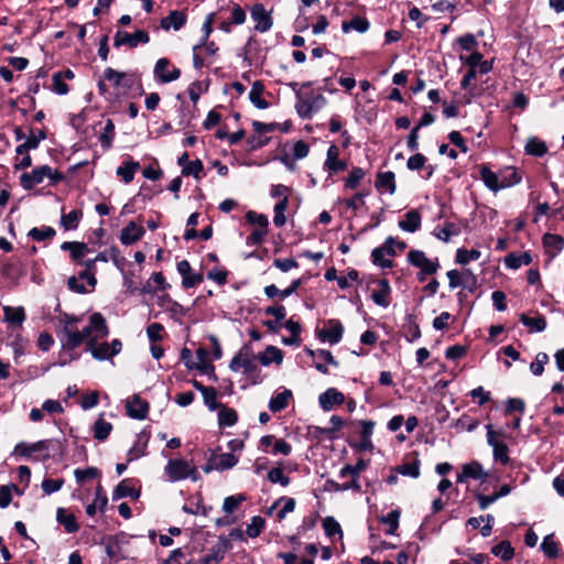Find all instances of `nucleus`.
Here are the masks:
<instances>
[{"instance_id": "nucleus-51", "label": "nucleus", "mask_w": 564, "mask_h": 564, "mask_svg": "<svg viewBox=\"0 0 564 564\" xmlns=\"http://www.w3.org/2000/svg\"><path fill=\"white\" fill-rule=\"evenodd\" d=\"M278 506L280 503H283V507L278 511L276 517L278 520H283L288 513L293 512L295 509V499L290 497H281L279 500H276Z\"/></svg>"}, {"instance_id": "nucleus-43", "label": "nucleus", "mask_w": 564, "mask_h": 564, "mask_svg": "<svg viewBox=\"0 0 564 564\" xmlns=\"http://www.w3.org/2000/svg\"><path fill=\"white\" fill-rule=\"evenodd\" d=\"M369 21L361 17H355L349 22L343 23L344 32H348L350 29H352L359 33H365L369 29Z\"/></svg>"}, {"instance_id": "nucleus-48", "label": "nucleus", "mask_w": 564, "mask_h": 564, "mask_svg": "<svg viewBox=\"0 0 564 564\" xmlns=\"http://www.w3.org/2000/svg\"><path fill=\"white\" fill-rule=\"evenodd\" d=\"M55 234L56 231L52 227H35L29 231V237H31L35 241H44L47 239H52L55 236Z\"/></svg>"}, {"instance_id": "nucleus-34", "label": "nucleus", "mask_w": 564, "mask_h": 564, "mask_svg": "<svg viewBox=\"0 0 564 564\" xmlns=\"http://www.w3.org/2000/svg\"><path fill=\"white\" fill-rule=\"evenodd\" d=\"M263 89L264 87L262 83L257 80L252 84L251 90L249 93L250 101L259 109L268 108V102L262 98Z\"/></svg>"}, {"instance_id": "nucleus-22", "label": "nucleus", "mask_w": 564, "mask_h": 564, "mask_svg": "<svg viewBox=\"0 0 564 564\" xmlns=\"http://www.w3.org/2000/svg\"><path fill=\"white\" fill-rule=\"evenodd\" d=\"M302 282V279L293 280L292 283L285 289V291H281L274 284H270L264 288V294L270 299L275 296L285 299L292 295L301 286Z\"/></svg>"}, {"instance_id": "nucleus-16", "label": "nucleus", "mask_w": 564, "mask_h": 564, "mask_svg": "<svg viewBox=\"0 0 564 564\" xmlns=\"http://www.w3.org/2000/svg\"><path fill=\"white\" fill-rule=\"evenodd\" d=\"M187 21V15L184 11L173 10L170 14L163 18L160 22L161 29L164 31H178L181 30Z\"/></svg>"}, {"instance_id": "nucleus-44", "label": "nucleus", "mask_w": 564, "mask_h": 564, "mask_svg": "<svg viewBox=\"0 0 564 564\" xmlns=\"http://www.w3.org/2000/svg\"><path fill=\"white\" fill-rule=\"evenodd\" d=\"M217 464L218 470L230 469L237 465L238 458L231 453H224L220 455H213Z\"/></svg>"}, {"instance_id": "nucleus-32", "label": "nucleus", "mask_w": 564, "mask_h": 564, "mask_svg": "<svg viewBox=\"0 0 564 564\" xmlns=\"http://www.w3.org/2000/svg\"><path fill=\"white\" fill-rule=\"evenodd\" d=\"M543 245L549 253L555 256L563 249L564 239L558 235L545 234L543 236Z\"/></svg>"}, {"instance_id": "nucleus-5", "label": "nucleus", "mask_w": 564, "mask_h": 564, "mask_svg": "<svg viewBox=\"0 0 564 564\" xmlns=\"http://www.w3.org/2000/svg\"><path fill=\"white\" fill-rule=\"evenodd\" d=\"M150 42L149 33L144 30H138L130 34L126 31L118 30L113 36V46H128L134 48L140 44H148Z\"/></svg>"}, {"instance_id": "nucleus-30", "label": "nucleus", "mask_w": 564, "mask_h": 564, "mask_svg": "<svg viewBox=\"0 0 564 564\" xmlns=\"http://www.w3.org/2000/svg\"><path fill=\"white\" fill-rule=\"evenodd\" d=\"M183 511L189 514H203L207 516L208 508L203 505V498L200 495L191 497L188 501L183 506Z\"/></svg>"}, {"instance_id": "nucleus-1", "label": "nucleus", "mask_w": 564, "mask_h": 564, "mask_svg": "<svg viewBox=\"0 0 564 564\" xmlns=\"http://www.w3.org/2000/svg\"><path fill=\"white\" fill-rule=\"evenodd\" d=\"M79 321V317L66 313L59 314L57 317L56 335L62 349L66 352L74 351L84 343L87 345L90 339L94 343L109 335V328L101 313L91 314L89 324L82 330L78 328Z\"/></svg>"}, {"instance_id": "nucleus-26", "label": "nucleus", "mask_w": 564, "mask_h": 564, "mask_svg": "<svg viewBox=\"0 0 564 564\" xmlns=\"http://www.w3.org/2000/svg\"><path fill=\"white\" fill-rule=\"evenodd\" d=\"M108 503V498L102 489V487L99 485L96 488L95 492V499L91 503H89L86 507V513L90 517L95 516L97 510L104 512Z\"/></svg>"}, {"instance_id": "nucleus-57", "label": "nucleus", "mask_w": 564, "mask_h": 564, "mask_svg": "<svg viewBox=\"0 0 564 564\" xmlns=\"http://www.w3.org/2000/svg\"><path fill=\"white\" fill-rule=\"evenodd\" d=\"M245 500L246 497L243 495L229 496L224 500L223 510L228 514L232 513Z\"/></svg>"}, {"instance_id": "nucleus-4", "label": "nucleus", "mask_w": 564, "mask_h": 564, "mask_svg": "<svg viewBox=\"0 0 564 564\" xmlns=\"http://www.w3.org/2000/svg\"><path fill=\"white\" fill-rule=\"evenodd\" d=\"M165 474L171 481H178L191 478L193 481L199 479V474L196 467L189 465L184 459H170L165 466Z\"/></svg>"}, {"instance_id": "nucleus-59", "label": "nucleus", "mask_w": 564, "mask_h": 564, "mask_svg": "<svg viewBox=\"0 0 564 564\" xmlns=\"http://www.w3.org/2000/svg\"><path fill=\"white\" fill-rule=\"evenodd\" d=\"M268 479L272 484H281L283 487L290 484V478L284 475L282 468L275 467L268 473Z\"/></svg>"}, {"instance_id": "nucleus-27", "label": "nucleus", "mask_w": 564, "mask_h": 564, "mask_svg": "<svg viewBox=\"0 0 564 564\" xmlns=\"http://www.w3.org/2000/svg\"><path fill=\"white\" fill-rule=\"evenodd\" d=\"M291 399L292 391L289 389H284L282 392L276 393L269 401L270 411L273 413L281 412L289 405Z\"/></svg>"}, {"instance_id": "nucleus-46", "label": "nucleus", "mask_w": 564, "mask_h": 564, "mask_svg": "<svg viewBox=\"0 0 564 564\" xmlns=\"http://www.w3.org/2000/svg\"><path fill=\"white\" fill-rule=\"evenodd\" d=\"M525 151L528 154L542 156L546 153L547 148L543 141H540L536 138H531L525 144Z\"/></svg>"}, {"instance_id": "nucleus-29", "label": "nucleus", "mask_w": 564, "mask_h": 564, "mask_svg": "<svg viewBox=\"0 0 564 564\" xmlns=\"http://www.w3.org/2000/svg\"><path fill=\"white\" fill-rule=\"evenodd\" d=\"M46 443H47L46 441H39L33 444H28V443L21 442L15 445L14 454L29 457L35 452L46 449L47 448Z\"/></svg>"}, {"instance_id": "nucleus-49", "label": "nucleus", "mask_w": 564, "mask_h": 564, "mask_svg": "<svg viewBox=\"0 0 564 564\" xmlns=\"http://www.w3.org/2000/svg\"><path fill=\"white\" fill-rule=\"evenodd\" d=\"M397 471L403 476L417 478L420 476V460L415 459L412 463H404L397 467Z\"/></svg>"}, {"instance_id": "nucleus-28", "label": "nucleus", "mask_w": 564, "mask_h": 564, "mask_svg": "<svg viewBox=\"0 0 564 564\" xmlns=\"http://www.w3.org/2000/svg\"><path fill=\"white\" fill-rule=\"evenodd\" d=\"M139 496L140 492L132 487L131 481L129 479H123L116 487L112 494V499L118 500L126 497L137 499Z\"/></svg>"}, {"instance_id": "nucleus-41", "label": "nucleus", "mask_w": 564, "mask_h": 564, "mask_svg": "<svg viewBox=\"0 0 564 564\" xmlns=\"http://www.w3.org/2000/svg\"><path fill=\"white\" fill-rule=\"evenodd\" d=\"M283 359L282 352L274 346H269L260 356L259 360L263 366L272 362L281 364Z\"/></svg>"}, {"instance_id": "nucleus-45", "label": "nucleus", "mask_w": 564, "mask_h": 564, "mask_svg": "<svg viewBox=\"0 0 564 564\" xmlns=\"http://www.w3.org/2000/svg\"><path fill=\"white\" fill-rule=\"evenodd\" d=\"M105 552L107 556L116 562L123 558L121 554V546L115 538H109L105 544Z\"/></svg>"}, {"instance_id": "nucleus-17", "label": "nucleus", "mask_w": 564, "mask_h": 564, "mask_svg": "<svg viewBox=\"0 0 564 564\" xmlns=\"http://www.w3.org/2000/svg\"><path fill=\"white\" fill-rule=\"evenodd\" d=\"M378 288L372 291L371 299L372 301L382 307H388L390 305V294L391 286L387 279H381L377 281Z\"/></svg>"}, {"instance_id": "nucleus-20", "label": "nucleus", "mask_w": 564, "mask_h": 564, "mask_svg": "<svg viewBox=\"0 0 564 564\" xmlns=\"http://www.w3.org/2000/svg\"><path fill=\"white\" fill-rule=\"evenodd\" d=\"M86 350L89 351L96 360L102 361L112 358L108 343H99V340L93 343V339H90V341L87 343Z\"/></svg>"}, {"instance_id": "nucleus-7", "label": "nucleus", "mask_w": 564, "mask_h": 564, "mask_svg": "<svg viewBox=\"0 0 564 564\" xmlns=\"http://www.w3.org/2000/svg\"><path fill=\"white\" fill-rule=\"evenodd\" d=\"M153 74L155 79L162 84L171 83L180 78V68L171 65V62L165 58H159L155 63Z\"/></svg>"}, {"instance_id": "nucleus-33", "label": "nucleus", "mask_w": 564, "mask_h": 564, "mask_svg": "<svg viewBox=\"0 0 564 564\" xmlns=\"http://www.w3.org/2000/svg\"><path fill=\"white\" fill-rule=\"evenodd\" d=\"M520 321L524 326L530 328V332L540 333L543 332L546 327L545 317L542 315L529 317L527 314H521Z\"/></svg>"}, {"instance_id": "nucleus-39", "label": "nucleus", "mask_w": 564, "mask_h": 564, "mask_svg": "<svg viewBox=\"0 0 564 564\" xmlns=\"http://www.w3.org/2000/svg\"><path fill=\"white\" fill-rule=\"evenodd\" d=\"M140 169L139 162L129 161L123 163L117 169V174L124 183H130L133 180L134 173Z\"/></svg>"}, {"instance_id": "nucleus-38", "label": "nucleus", "mask_w": 564, "mask_h": 564, "mask_svg": "<svg viewBox=\"0 0 564 564\" xmlns=\"http://www.w3.org/2000/svg\"><path fill=\"white\" fill-rule=\"evenodd\" d=\"M480 177L482 180V182L485 183V185L494 191V192H497L499 191L501 187H503L505 185H499L498 183V176L496 175V173H494L488 166L486 165H482L480 167Z\"/></svg>"}, {"instance_id": "nucleus-61", "label": "nucleus", "mask_w": 564, "mask_h": 564, "mask_svg": "<svg viewBox=\"0 0 564 564\" xmlns=\"http://www.w3.org/2000/svg\"><path fill=\"white\" fill-rule=\"evenodd\" d=\"M323 528L328 536H333L335 534H339L340 536L343 535L339 523L333 517H326L323 520Z\"/></svg>"}, {"instance_id": "nucleus-64", "label": "nucleus", "mask_w": 564, "mask_h": 564, "mask_svg": "<svg viewBox=\"0 0 564 564\" xmlns=\"http://www.w3.org/2000/svg\"><path fill=\"white\" fill-rule=\"evenodd\" d=\"M64 484V480L62 478L58 479H51L46 478L42 481V489L46 495H51L53 492L58 491Z\"/></svg>"}, {"instance_id": "nucleus-21", "label": "nucleus", "mask_w": 564, "mask_h": 564, "mask_svg": "<svg viewBox=\"0 0 564 564\" xmlns=\"http://www.w3.org/2000/svg\"><path fill=\"white\" fill-rule=\"evenodd\" d=\"M399 227L406 232L417 231L421 228V214L415 209L409 210L399 221Z\"/></svg>"}, {"instance_id": "nucleus-55", "label": "nucleus", "mask_w": 564, "mask_h": 564, "mask_svg": "<svg viewBox=\"0 0 564 564\" xmlns=\"http://www.w3.org/2000/svg\"><path fill=\"white\" fill-rule=\"evenodd\" d=\"M203 170H204L203 162L197 159V160L191 161L189 163H186V165L182 170V173H183V175H186V176L192 175L195 178L199 180Z\"/></svg>"}, {"instance_id": "nucleus-19", "label": "nucleus", "mask_w": 564, "mask_h": 564, "mask_svg": "<svg viewBox=\"0 0 564 564\" xmlns=\"http://www.w3.org/2000/svg\"><path fill=\"white\" fill-rule=\"evenodd\" d=\"M344 400V394L336 390L335 388L327 389L318 398L321 408L324 411H330L334 408V405L341 404Z\"/></svg>"}, {"instance_id": "nucleus-53", "label": "nucleus", "mask_w": 564, "mask_h": 564, "mask_svg": "<svg viewBox=\"0 0 564 564\" xmlns=\"http://www.w3.org/2000/svg\"><path fill=\"white\" fill-rule=\"evenodd\" d=\"M480 258V251L476 249L466 250L458 249L456 252V261L459 264H467L470 261L478 260Z\"/></svg>"}, {"instance_id": "nucleus-42", "label": "nucleus", "mask_w": 564, "mask_h": 564, "mask_svg": "<svg viewBox=\"0 0 564 564\" xmlns=\"http://www.w3.org/2000/svg\"><path fill=\"white\" fill-rule=\"evenodd\" d=\"M494 555L500 557L502 561H509L514 555V550L511 546L510 542L502 541L499 544L495 545L491 549Z\"/></svg>"}, {"instance_id": "nucleus-2", "label": "nucleus", "mask_w": 564, "mask_h": 564, "mask_svg": "<svg viewBox=\"0 0 564 564\" xmlns=\"http://www.w3.org/2000/svg\"><path fill=\"white\" fill-rule=\"evenodd\" d=\"M325 105L326 98L322 94L311 93L310 95L304 96L301 91H296L295 109L302 119H310Z\"/></svg>"}, {"instance_id": "nucleus-6", "label": "nucleus", "mask_w": 564, "mask_h": 564, "mask_svg": "<svg viewBox=\"0 0 564 564\" xmlns=\"http://www.w3.org/2000/svg\"><path fill=\"white\" fill-rule=\"evenodd\" d=\"M486 430L487 443L492 447L495 459L500 462L502 465H507L509 463L508 446L507 444L497 441V436H502V432L494 431L491 424H488Z\"/></svg>"}, {"instance_id": "nucleus-56", "label": "nucleus", "mask_w": 564, "mask_h": 564, "mask_svg": "<svg viewBox=\"0 0 564 564\" xmlns=\"http://www.w3.org/2000/svg\"><path fill=\"white\" fill-rule=\"evenodd\" d=\"M541 550L549 558H555L558 554V547L556 542L553 541L552 535H546L542 543Z\"/></svg>"}, {"instance_id": "nucleus-37", "label": "nucleus", "mask_w": 564, "mask_h": 564, "mask_svg": "<svg viewBox=\"0 0 564 564\" xmlns=\"http://www.w3.org/2000/svg\"><path fill=\"white\" fill-rule=\"evenodd\" d=\"M506 265L511 269H518L522 265H529L532 262V257L529 252L520 254L510 253L506 257Z\"/></svg>"}, {"instance_id": "nucleus-63", "label": "nucleus", "mask_w": 564, "mask_h": 564, "mask_svg": "<svg viewBox=\"0 0 564 564\" xmlns=\"http://www.w3.org/2000/svg\"><path fill=\"white\" fill-rule=\"evenodd\" d=\"M99 474L98 469L95 467H88L86 469H75L74 476L76 478V481L82 485L86 479L88 478H95Z\"/></svg>"}, {"instance_id": "nucleus-36", "label": "nucleus", "mask_w": 564, "mask_h": 564, "mask_svg": "<svg viewBox=\"0 0 564 564\" xmlns=\"http://www.w3.org/2000/svg\"><path fill=\"white\" fill-rule=\"evenodd\" d=\"M238 420L237 412L234 409L221 404L218 408V422L220 426H232Z\"/></svg>"}, {"instance_id": "nucleus-25", "label": "nucleus", "mask_w": 564, "mask_h": 564, "mask_svg": "<svg viewBox=\"0 0 564 564\" xmlns=\"http://www.w3.org/2000/svg\"><path fill=\"white\" fill-rule=\"evenodd\" d=\"M56 520L59 524L64 527L66 532L74 533L78 531L79 525L76 521V518L73 513L68 512L64 508H58L56 511Z\"/></svg>"}, {"instance_id": "nucleus-9", "label": "nucleus", "mask_w": 564, "mask_h": 564, "mask_svg": "<svg viewBox=\"0 0 564 564\" xmlns=\"http://www.w3.org/2000/svg\"><path fill=\"white\" fill-rule=\"evenodd\" d=\"M251 19L256 22L254 29L264 33L272 28L273 21L271 13L265 10L262 3H256L250 9Z\"/></svg>"}, {"instance_id": "nucleus-47", "label": "nucleus", "mask_w": 564, "mask_h": 564, "mask_svg": "<svg viewBox=\"0 0 564 564\" xmlns=\"http://www.w3.org/2000/svg\"><path fill=\"white\" fill-rule=\"evenodd\" d=\"M265 521L260 516H254L251 518V522L247 525L246 534L249 538H257L260 535L262 530L264 529Z\"/></svg>"}, {"instance_id": "nucleus-3", "label": "nucleus", "mask_w": 564, "mask_h": 564, "mask_svg": "<svg viewBox=\"0 0 564 564\" xmlns=\"http://www.w3.org/2000/svg\"><path fill=\"white\" fill-rule=\"evenodd\" d=\"M45 177H48L52 183H57L63 180V174L56 170H53L48 165H42L32 170L30 173H23L20 176L21 185L25 189H31L34 186L41 184Z\"/></svg>"}, {"instance_id": "nucleus-58", "label": "nucleus", "mask_w": 564, "mask_h": 564, "mask_svg": "<svg viewBox=\"0 0 564 564\" xmlns=\"http://www.w3.org/2000/svg\"><path fill=\"white\" fill-rule=\"evenodd\" d=\"M202 395H203L205 405L210 411L218 410V408L221 405L220 403L217 402L218 393L215 388H213V387L209 388L208 390L204 391V393Z\"/></svg>"}, {"instance_id": "nucleus-13", "label": "nucleus", "mask_w": 564, "mask_h": 564, "mask_svg": "<svg viewBox=\"0 0 564 564\" xmlns=\"http://www.w3.org/2000/svg\"><path fill=\"white\" fill-rule=\"evenodd\" d=\"M127 414L137 420L145 419L149 411V403L138 394L132 395L126 403Z\"/></svg>"}, {"instance_id": "nucleus-50", "label": "nucleus", "mask_w": 564, "mask_h": 564, "mask_svg": "<svg viewBox=\"0 0 564 564\" xmlns=\"http://www.w3.org/2000/svg\"><path fill=\"white\" fill-rule=\"evenodd\" d=\"M288 207V197H283L281 200H279L274 206V218L273 223L276 227H282L286 219L284 216V212Z\"/></svg>"}, {"instance_id": "nucleus-54", "label": "nucleus", "mask_w": 564, "mask_h": 564, "mask_svg": "<svg viewBox=\"0 0 564 564\" xmlns=\"http://www.w3.org/2000/svg\"><path fill=\"white\" fill-rule=\"evenodd\" d=\"M549 362V356L546 352H539L535 359L530 365V370L534 376H541L544 371V366Z\"/></svg>"}, {"instance_id": "nucleus-8", "label": "nucleus", "mask_w": 564, "mask_h": 564, "mask_svg": "<svg viewBox=\"0 0 564 564\" xmlns=\"http://www.w3.org/2000/svg\"><path fill=\"white\" fill-rule=\"evenodd\" d=\"M408 260L409 262L422 270V273L426 274H434L437 272L440 268L438 260H431L429 259L425 253L421 250H411L408 253Z\"/></svg>"}, {"instance_id": "nucleus-52", "label": "nucleus", "mask_w": 564, "mask_h": 564, "mask_svg": "<svg viewBox=\"0 0 564 564\" xmlns=\"http://www.w3.org/2000/svg\"><path fill=\"white\" fill-rule=\"evenodd\" d=\"M82 217V212L74 209L69 212L68 214H65L61 218L62 226L68 230V229H75L78 225V221Z\"/></svg>"}, {"instance_id": "nucleus-15", "label": "nucleus", "mask_w": 564, "mask_h": 564, "mask_svg": "<svg viewBox=\"0 0 564 564\" xmlns=\"http://www.w3.org/2000/svg\"><path fill=\"white\" fill-rule=\"evenodd\" d=\"M177 271L183 278L182 285L185 289L194 288L203 281V275L194 273L187 260H182L177 263Z\"/></svg>"}, {"instance_id": "nucleus-23", "label": "nucleus", "mask_w": 564, "mask_h": 564, "mask_svg": "<svg viewBox=\"0 0 564 564\" xmlns=\"http://www.w3.org/2000/svg\"><path fill=\"white\" fill-rule=\"evenodd\" d=\"M104 79L112 83L116 87L129 88L132 86V79L122 72H118L111 67L105 69Z\"/></svg>"}, {"instance_id": "nucleus-62", "label": "nucleus", "mask_w": 564, "mask_h": 564, "mask_svg": "<svg viewBox=\"0 0 564 564\" xmlns=\"http://www.w3.org/2000/svg\"><path fill=\"white\" fill-rule=\"evenodd\" d=\"M246 219L248 223L250 224H253V225H257L258 228L257 229H265L267 230V227H268V218L265 215L263 214H258L256 212H248L246 214Z\"/></svg>"}, {"instance_id": "nucleus-12", "label": "nucleus", "mask_w": 564, "mask_h": 564, "mask_svg": "<svg viewBox=\"0 0 564 564\" xmlns=\"http://www.w3.org/2000/svg\"><path fill=\"white\" fill-rule=\"evenodd\" d=\"M344 327L339 321H329V326L318 330L317 337L322 341H327L330 345L338 344L341 340Z\"/></svg>"}, {"instance_id": "nucleus-60", "label": "nucleus", "mask_w": 564, "mask_h": 564, "mask_svg": "<svg viewBox=\"0 0 564 564\" xmlns=\"http://www.w3.org/2000/svg\"><path fill=\"white\" fill-rule=\"evenodd\" d=\"M365 176V172L361 167H355L351 170V172L349 173L348 177L346 178V187L350 188V189H355L360 181L364 178Z\"/></svg>"}, {"instance_id": "nucleus-24", "label": "nucleus", "mask_w": 564, "mask_h": 564, "mask_svg": "<svg viewBox=\"0 0 564 564\" xmlns=\"http://www.w3.org/2000/svg\"><path fill=\"white\" fill-rule=\"evenodd\" d=\"M486 476L487 475L484 473L481 465L477 462H473L463 466L462 473L457 476V481L465 482L467 478L481 479Z\"/></svg>"}, {"instance_id": "nucleus-10", "label": "nucleus", "mask_w": 564, "mask_h": 564, "mask_svg": "<svg viewBox=\"0 0 564 564\" xmlns=\"http://www.w3.org/2000/svg\"><path fill=\"white\" fill-rule=\"evenodd\" d=\"M395 243V238L388 237L383 246L375 248L371 253L372 262L381 268H391L393 262L390 259H384V256H395V250L391 249V245Z\"/></svg>"}, {"instance_id": "nucleus-35", "label": "nucleus", "mask_w": 564, "mask_h": 564, "mask_svg": "<svg viewBox=\"0 0 564 564\" xmlns=\"http://www.w3.org/2000/svg\"><path fill=\"white\" fill-rule=\"evenodd\" d=\"M94 437L100 442L105 441L112 431V424L104 420L101 414L93 426Z\"/></svg>"}, {"instance_id": "nucleus-18", "label": "nucleus", "mask_w": 564, "mask_h": 564, "mask_svg": "<svg viewBox=\"0 0 564 564\" xmlns=\"http://www.w3.org/2000/svg\"><path fill=\"white\" fill-rule=\"evenodd\" d=\"M145 230L143 227L137 225L134 221H130L120 234V241L124 246H131L142 238Z\"/></svg>"}, {"instance_id": "nucleus-31", "label": "nucleus", "mask_w": 564, "mask_h": 564, "mask_svg": "<svg viewBox=\"0 0 564 564\" xmlns=\"http://www.w3.org/2000/svg\"><path fill=\"white\" fill-rule=\"evenodd\" d=\"M376 187L378 189H386L390 194L395 192L394 173L391 171L381 172L377 175Z\"/></svg>"}, {"instance_id": "nucleus-40", "label": "nucleus", "mask_w": 564, "mask_h": 564, "mask_svg": "<svg viewBox=\"0 0 564 564\" xmlns=\"http://www.w3.org/2000/svg\"><path fill=\"white\" fill-rule=\"evenodd\" d=\"M3 311H4L6 321L11 324L22 325V323L25 319V312L22 306H17V307L6 306L3 308Z\"/></svg>"}, {"instance_id": "nucleus-11", "label": "nucleus", "mask_w": 564, "mask_h": 564, "mask_svg": "<svg viewBox=\"0 0 564 564\" xmlns=\"http://www.w3.org/2000/svg\"><path fill=\"white\" fill-rule=\"evenodd\" d=\"M229 368L235 371H242L243 373H251L257 369L254 358L248 350H240L230 361Z\"/></svg>"}, {"instance_id": "nucleus-14", "label": "nucleus", "mask_w": 564, "mask_h": 564, "mask_svg": "<svg viewBox=\"0 0 564 564\" xmlns=\"http://www.w3.org/2000/svg\"><path fill=\"white\" fill-rule=\"evenodd\" d=\"M339 149L337 145L332 144L327 150L326 160L324 162V170L329 172V175L345 171L347 169V162L338 159Z\"/></svg>"}]
</instances>
